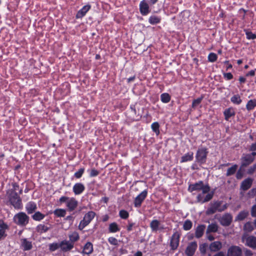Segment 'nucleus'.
<instances>
[{"label":"nucleus","mask_w":256,"mask_h":256,"mask_svg":"<svg viewBox=\"0 0 256 256\" xmlns=\"http://www.w3.org/2000/svg\"><path fill=\"white\" fill-rule=\"evenodd\" d=\"M243 176V173L242 172L240 168L238 170L236 174V178L238 180L241 179Z\"/></svg>","instance_id":"obj_60"},{"label":"nucleus","mask_w":256,"mask_h":256,"mask_svg":"<svg viewBox=\"0 0 256 256\" xmlns=\"http://www.w3.org/2000/svg\"><path fill=\"white\" fill-rule=\"evenodd\" d=\"M70 242H72L74 244V243L78 241L80 239V236L78 232H74L68 236Z\"/></svg>","instance_id":"obj_30"},{"label":"nucleus","mask_w":256,"mask_h":256,"mask_svg":"<svg viewBox=\"0 0 256 256\" xmlns=\"http://www.w3.org/2000/svg\"><path fill=\"white\" fill-rule=\"evenodd\" d=\"M148 190H144L134 200V206L136 208H140L148 196Z\"/></svg>","instance_id":"obj_8"},{"label":"nucleus","mask_w":256,"mask_h":256,"mask_svg":"<svg viewBox=\"0 0 256 256\" xmlns=\"http://www.w3.org/2000/svg\"><path fill=\"white\" fill-rule=\"evenodd\" d=\"M86 188L82 182L76 183L72 187V191L75 195H80L85 190Z\"/></svg>","instance_id":"obj_13"},{"label":"nucleus","mask_w":256,"mask_h":256,"mask_svg":"<svg viewBox=\"0 0 256 256\" xmlns=\"http://www.w3.org/2000/svg\"><path fill=\"white\" fill-rule=\"evenodd\" d=\"M248 194L250 197L253 198L256 194V188H253L250 190Z\"/></svg>","instance_id":"obj_59"},{"label":"nucleus","mask_w":256,"mask_h":256,"mask_svg":"<svg viewBox=\"0 0 256 256\" xmlns=\"http://www.w3.org/2000/svg\"><path fill=\"white\" fill-rule=\"evenodd\" d=\"M8 229V225L3 220H0V230H2L6 232V230Z\"/></svg>","instance_id":"obj_54"},{"label":"nucleus","mask_w":256,"mask_h":256,"mask_svg":"<svg viewBox=\"0 0 256 256\" xmlns=\"http://www.w3.org/2000/svg\"><path fill=\"white\" fill-rule=\"evenodd\" d=\"M88 172H89V176L90 178L96 176L100 174V171L94 168L88 170Z\"/></svg>","instance_id":"obj_43"},{"label":"nucleus","mask_w":256,"mask_h":256,"mask_svg":"<svg viewBox=\"0 0 256 256\" xmlns=\"http://www.w3.org/2000/svg\"><path fill=\"white\" fill-rule=\"evenodd\" d=\"M150 226L152 232H156L158 230H162L164 229V227L162 226L160 222L157 220H154L151 221Z\"/></svg>","instance_id":"obj_14"},{"label":"nucleus","mask_w":256,"mask_h":256,"mask_svg":"<svg viewBox=\"0 0 256 256\" xmlns=\"http://www.w3.org/2000/svg\"><path fill=\"white\" fill-rule=\"evenodd\" d=\"M244 230L248 232H251L254 230L253 226L250 222H246L244 226Z\"/></svg>","instance_id":"obj_46"},{"label":"nucleus","mask_w":256,"mask_h":256,"mask_svg":"<svg viewBox=\"0 0 256 256\" xmlns=\"http://www.w3.org/2000/svg\"><path fill=\"white\" fill-rule=\"evenodd\" d=\"M220 224L224 226H228L230 225L232 221V216L230 213H225L219 219Z\"/></svg>","instance_id":"obj_9"},{"label":"nucleus","mask_w":256,"mask_h":256,"mask_svg":"<svg viewBox=\"0 0 256 256\" xmlns=\"http://www.w3.org/2000/svg\"><path fill=\"white\" fill-rule=\"evenodd\" d=\"M214 192L212 191L210 193L208 192L207 194L204 198V203L208 202L210 201V200H211L214 196Z\"/></svg>","instance_id":"obj_51"},{"label":"nucleus","mask_w":256,"mask_h":256,"mask_svg":"<svg viewBox=\"0 0 256 256\" xmlns=\"http://www.w3.org/2000/svg\"><path fill=\"white\" fill-rule=\"evenodd\" d=\"M108 242L112 246H117L118 244V240L113 236H110L108 239Z\"/></svg>","instance_id":"obj_50"},{"label":"nucleus","mask_w":256,"mask_h":256,"mask_svg":"<svg viewBox=\"0 0 256 256\" xmlns=\"http://www.w3.org/2000/svg\"><path fill=\"white\" fill-rule=\"evenodd\" d=\"M206 193H203V190H202V192L199 194L197 196H196V200L197 202H200L201 204H204V194H206Z\"/></svg>","instance_id":"obj_53"},{"label":"nucleus","mask_w":256,"mask_h":256,"mask_svg":"<svg viewBox=\"0 0 256 256\" xmlns=\"http://www.w3.org/2000/svg\"><path fill=\"white\" fill-rule=\"evenodd\" d=\"M230 101L234 104L239 105L242 103V100L238 94H236L231 97Z\"/></svg>","instance_id":"obj_32"},{"label":"nucleus","mask_w":256,"mask_h":256,"mask_svg":"<svg viewBox=\"0 0 256 256\" xmlns=\"http://www.w3.org/2000/svg\"><path fill=\"white\" fill-rule=\"evenodd\" d=\"M134 224L128 221V225L127 226L126 230L128 232H130L132 230V228L134 226Z\"/></svg>","instance_id":"obj_61"},{"label":"nucleus","mask_w":256,"mask_h":256,"mask_svg":"<svg viewBox=\"0 0 256 256\" xmlns=\"http://www.w3.org/2000/svg\"><path fill=\"white\" fill-rule=\"evenodd\" d=\"M205 228L206 226L204 224L198 225L196 230V237L198 238H201L204 234Z\"/></svg>","instance_id":"obj_26"},{"label":"nucleus","mask_w":256,"mask_h":256,"mask_svg":"<svg viewBox=\"0 0 256 256\" xmlns=\"http://www.w3.org/2000/svg\"><path fill=\"white\" fill-rule=\"evenodd\" d=\"M6 195L10 204L15 209L20 210L22 208V200L18 192L14 190L7 191Z\"/></svg>","instance_id":"obj_1"},{"label":"nucleus","mask_w":256,"mask_h":256,"mask_svg":"<svg viewBox=\"0 0 256 256\" xmlns=\"http://www.w3.org/2000/svg\"><path fill=\"white\" fill-rule=\"evenodd\" d=\"M161 101L164 103H168L170 100V96L168 93H163L160 96Z\"/></svg>","instance_id":"obj_40"},{"label":"nucleus","mask_w":256,"mask_h":256,"mask_svg":"<svg viewBox=\"0 0 256 256\" xmlns=\"http://www.w3.org/2000/svg\"><path fill=\"white\" fill-rule=\"evenodd\" d=\"M203 190V193H208L210 190L208 184L204 185L202 180H200L194 184H190L188 188V191L192 192L194 191L200 192Z\"/></svg>","instance_id":"obj_6"},{"label":"nucleus","mask_w":256,"mask_h":256,"mask_svg":"<svg viewBox=\"0 0 256 256\" xmlns=\"http://www.w3.org/2000/svg\"><path fill=\"white\" fill-rule=\"evenodd\" d=\"M12 188L8 190V191H12L16 192V190L19 189V185L16 182H14L12 184Z\"/></svg>","instance_id":"obj_58"},{"label":"nucleus","mask_w":256,"mask_h":256,"mask_svg":"<svg viewBox=\"0 0 256 256\" xmlns=\"http://www.w3.org/2000/svg\"><path fill=\"white\" fill-rule=\"evenodd\" d=\"M20 246L24 251L30 250L32 248V244L31 241H29L26 238L21 239Z\"/></svg>","instance_id":"obj_18"},{"label":"nucleus","mask_w":256,"mask_h":256,"mask_svg":"<svg viewBox=\"0 0 256 256\" xmlns=\"http://www.w3.org/2000/svg\"><path fill=\"white\" fill-rule=\"evenodd\" d=\"M91 6L90 4L84 6L76 13V19L82 18L86 16L87 12L90 9Z\"/></svg>","instance_id":"obj_16"},{"label":"nucleus","mask_w":256,"mask_h":256,"mask_svg":"<svg viewBox=\"0 0 256 256\" xmlns=\"http://www.w3.org/2000/svg\"><path fill=\"white\" fill-rule=\"evenodd\" d=\"M218 226L216 223L210 224L206 229V234L210 232H216L218 230Z\"/></svg>","instance_id":"obj_29"},{"label":"nucleus","mask_w":256,"mask_h":256,"mask_svg":"<svg viewBox=\"0 0 256 256\" xmlns=\"http://www.w3.org/2000/svg\"><path fill=\"white\" fill-rule=\"evenodd\" d=\"M194 158V152H189L184 154L180 159V162H187L192 161Z\"/></svg>","instance_id":"obj_27"},{"label":"nucleus","mask_w":256,"mask_h":256,"mask_svg":"<svg viewBox=\"0 0 256 256\" xmlns=\"http://www.w3.org/2000/svg\"><path fill=\"white\" fill-rule=\"evenodd\" d=\"M54 214L57 217H64L66 214V210L64 209L58 208L54 210Z\"/></svg>","instance_id":"obj_37"},{"label":"nucleus","mask_w":256,"mask_h":256,"mask_svg":"<svg viewBox=\"0 0 256 256\" xmlns=\"http://www.w3.org/2000/svg\"><path fill=\"white\" fill-rule=\"evenodd\" d=\"M224 78L226 80H230L233 78V75L230 72H224L223 74Z\"/></svg>","instance_id":"obj_55"},{"label":"nucleus","mask_w":256,"mask_h":256,"mask_svg":"<svg viewBox=\"0 0 256 256\" xmlns=\"http://www.w3.org/2000/svg\"><path fill=\"white\" fill-rule=\"evenodd\" d=\"M84 170L85 169L84 168H80L77 172H76L74 174V177L77 179L81 178L84 172Z\"/></svg>","instance_id":"obj_41"},{"label":"nucleus","mask_w":256,"mask_h":256,"mask_svg":"<svg viewBox=\"0 0 256 256\" xmlns=\"http://www.w3.org/2000/svg\"><path fill=\"white\" fill-rule=\"evenodd\" d=\"M246 244L252 248H256V237L249 236L246 238Z\"/></svg>","instance_id":"obj_23"},{"label":"nucleus","mask_w":256,"mask_h":256,"mask_svg":"<svg viewBox=\"0 0 256 256\" xmlns=\"http://www.w3.org/2000/svg\"><path fill=\"white\" fill-rule=\"evenodd\" d=\"M96 213L92 210L88 211L84 214L82 219L80 221L78 226V228L80 230H83L94 219Z\"/></svg>","instance_id":"obj_5"},{"label":"nucleus","mask_w":256,"mask_h":256,"mask_svg":"<svg viewBox=\"0 0 256 256\" xmlns=\"http://www.w3.org/2000/svg\"><path fill=\"white\" fill-rule=\"evenodd\" d=\"M224 119L226 121H228L230 118L234 117L236 115V112L234 108L230 107L226 108L224 112Z\"/></svg>","instance_id":"obj_19"},{"label":"nucleus","mask_w":256,"mask_h":256,"mask_svg":"<svg viewBox=\"0 0 256 256\" xmlns=\"http://www.w3.org/2000/svg\"><path fill=\"white\" fill-rule=\"evenodd\" d=\"M93 245L90 242H87L84 246L82 253L89 255L93 252Z\"/></svg>","instance_id":"obj_22"},{"label":"nucleus","mask_w":256,"mask_h":256,"mask_svg":"<svg viewBox=\"0 0 256 256\" xmlns=\"http://www.w3.org/2000/svg\"><path fill=\"white\" fill-rule=\"evenodd\" d=\"M246 106L248 111L253 110L256 106V98L249 100Z\"/></svg>","instance_id":"obj_31"},{"label":"nucleus","mask_w":256,"mask_h":256,"mask_svg":"<svg viewBox=\"0 0 256 256\" xmlns=\"http://www.w3.org/2000/svg\"><path fill=\"white\" fill-rule=\"evenodd\" d=\"M120 228L118 224L113 222L109 224L108 230L110 233H116L120 230Z\"/></svg>","instance_id":"obj_28"},{"label":"nucleus","mask_w":256,"mask_h":256,"mask_svg":"<svg viewBox=\"0 0 256 256\" xmlns=\"http://www.w3.org/2000/svg\"><path fill=\"white\" fill-rule=\"evenodd\" d=\"M30 218L24 212H20L16 214L13 218L14 222L21 226H26L29 222Z\"/></svg>","instance_id":"obj_7"},{"label":"nucleus","mask_w":256,"mask_h":256,"mask_svg":"<svg viewBox=\"0 0 256 256\" xmlns=\"http://www.w3.org/2000/svg\"><path fill=\"white\" fill-rule=\"evenodd\" d=\"M222 243L220 241H215L210 244V249L212 252H217L221 249Z\"/></svg>","instance_id":"obj_25"},{"label":"nucleus","mask_w":256,"mask_h":256,"mask_svg":"<svg viewBox=\"0 0 256 256\" xmlns=\"http://www.w3.org/2000/svg\"><path fill=\"white\" fill-rule=\"evenodd\" d=\"M49 229V227L43 224H39L36 228V231L40 234L46 232Z\"/></svg>","instance_id":"obj_35"},{"label":"nucleus","mask_w":256,"mask_h":256,"mask_svg":"<svg viewBox=\"0 0 256 256\" xmlns=\"http://www.w3.org/2000/svg\"><path fill=\"white\" fill-rule=\"evenodd\" d=\"M207 245L206 244H203L200 246V250L201 254H204L206 252Z\"/></svg>","instance_id":"obj_56"},{"label":"nucleus","mask_w":256,"mask_h":256,"mask_svg":"<svg viewBox=\"0 0 256 256\" xmlns=\"http://www.w3.org/2000/svg\"><path fill=\"white\" fill-rule=\"evenodd\" d=\"M32 217L34 220L40 221L44 218L45 215L40 212H36Z\"/></svg>","instance_id":"obj_34"},{"label":"nucleus","mask_w":256,"mask_h":256,"mask_svg":"<svg viewBox=\"0 0 256 256\" xmlns=\"http://www.w3.org/2000/svg\"><path fill=\"white\" fill-rule=\"evenodd\" d=\"M119 216L122 219L126 220L129 216V213L124 210H122L119 212Z\"/></svg>","instance_id":"obj_47"},{"label":"nucleus","mask_w":256,"mask_h":256,"mask_svg":"<svg viewBox=\"0 0 256 256\" xmlns=\"http://www.w3.org/2000/svg\"><path fill=\"white\" fill-rule=\"evenodd\" d=\"M74 247V244L67 240H63L60 242V248L63 252L70 251Z\"/></svg>","instance_id":"obj_12"},{"label":"nucleus","mask_w":256,"mask_h":256,"mask_svg":"<svg viewBox=\"0 0 256 256\" xmlns=\"http://www.w3.org/2000/svg\"><path fill=\"white\" fill-rule=\"evenodd\" d=\"M151 128L154 132L158 136L159 135L160 132V124L158 122H154L151 125Z\"/></svg>","instance_id":"obj_38"},{"label":"nucleus","mask_w":256,"mask_h":256,"mask_svg":"<svg viewBox=\"0 0 256 256\" xmlns=\"http://www.w3.org/2000/svg\"><path fill=\"white\" fill-rule=\"evenodd\" d=\"M250 214L252 217L256 218V204L252 206L250 210Z\"/></svg>","instance_id":"obj_57"},{"label":"nucleus","mask_w":256,"mask_h":256,"mask_svg":"<svg viewBox=\"0 0 256 256\" xmlns=\"http://www.w3.org/2000/svg\"><path fill=\"white\" fill-rule=\"evenodd\" d=\"M203 98H204V96H202L192 101V108H195L198 105H199L201 103Z\"/></svg>","instance_id":"obj_42"},{"label":"nucleus","mask_w":256,"mask_h":256,"mask_svg":"<svg viewBox=\"0 0 256 256\" xmlns=\"http://www.w3.org/2000/svg\"><path fill=\"white\" fill-rule=\"evenodd\" d=\"M256 170V163L250 166L247 170L246 173L248 174H252Z\"/></svg>","instance_id":"obj_52"},{"label":"nucleus","mask_w":256,"mask_h":256,"mask_svg":"<svg viewBox=\"0 0 256 256\" xmlns=\"http://www.w3.org/2000/svg\"><path fill=\"white\" fill-rule=\"evenodd\" d=\"M59 248H60V242H53L49 245V250L50 252H54Z\"/></svg>","instance_id":"obj_44"},{"label":"nucleus","mask_w":256,"mask_h":256,"mask_svg":"<svg viewBox=\"0 0 256 256\" xmlns=\"http://www.w3.org/2000/svg\"><path fill=\"white\" fill-rule=\"evenodd\" d=\"M139 10L140 14L144 16H147L150 12L149 4L146 0H142L140 2Z\"/></svg>","instance_id":"obj_10"},{"label":"nucleus","mask_w":256,"mask_h":256,"mask_svg":"<svg viewBox=\"0 0 256 256\" xmlns=\"http://www.w3.org/2000/svg\"><path fill=\"white\" fill-rule=\"evenodd\" d=\"M208 154V148L206 147L199 148L196 154L195 162L202 166L206 163Z\"/></svg>","instance_id":"obj_3"},{"label":"nucleus","mask_w":256,"mask_h":256,"mask_svg":"<svg viewBox=\"0 0 256 256\" xmlns=\"http://www.w3.org/2000/svg\"><path fill=\"white\" fill-rule=\"evenodd\" d=\"M238 167V166L236 164H234L232 166L228 168L227 170L226 176H229L234 174L236 172Z\"/></svg>","instance_id":"obj_36"},{"label":"nucleus","mask_w":256,"mask_h":256,"mask_svg":"<svg viewBox=\"0 0 256 256\" xmlns=\"http://www.w3.org/2000/svg\"><path fill=\"white\" fill-rule=\"evenodd\" d=\"M224 64H226V70L232 68V65L229 62L228 60H225L224 62Z\"/></svg>","instance_id":"obj_62"},{"label":"nucleus","mask_w":256,"mask_h":256,"mask_svg":"<svg viewBox=\"0 0 256 256\" xmlns=\"http://www.w3.org/2000/svg\"><path fill=\"white\" fill-rule=\"evenodd\" d=\"M176 236V232L173 234L170 242V246H171L172 249L173 250H176V239L175 238Z\"/></svg>","instance_id":"obj_45"},{"label":"nucleus","mask_w":256,"mask_h":256,"mask_svg":"<svg viewBox=\"0 0 256 256\" xmlns=\"http://www.w3.org/2000/svg\"><path fill=\"white\" fill-rule=\"evenodd\" d=\"M197 248V244L196 242H191L186 248V254L188 256H192Z\"/></svg>","instance_id":"obj_20"},{"label":"nucleus","mask_w":256,"mask_h":256,"mask_svg":"<svg viewBox=\"0 0 256 256\" xmlns=\"http://www.w3.org/2000/svg\"><path fill=\"white\" fill-rule=\"evenodd\" d=\"M222 201H215L211 203L210 206L208 208L206 214L208 215L212 214L217 211L222 212L226 210L228 208L227 204H224L222 206Z\"/></svg>","instance_id":"obj_4"},{"label":"nucleus","mask_w":256,"mask_h":256,"mask_svg":"<svg viewBox=\"0 0 256 256\" xmlns=\"http://www.w3.org/2000/svg\"><path fill=\"white\" fill-rule=\"evenodd\" d=\"M26 209L28 214H32L37 209L36 203L32 201L28 202L26 204Z\"/></svg>","instance_id":"obj_21"},{"label":"nucleus","mask_w":256,"mask_h":256,"mask_svg":"<svg viewBox=\"0 0 256 256\" xmlns=\"http://www.w3.org/2000/svg\"><path fill=\"white\" fill-rule=\"evenodd\" d=\"M58 202L60 205L66 203L68 210L70 212L74 210L78 206V201L74 197L62 196L60 198Z\"/></svg>","instance_id":"obj_2"},{"label":"nucleus","mask_w":256,"mask_h":256,"mask_svg":"<svg viewBox=\"0 0 256 256\" xmlns=\"http://www.w3.org/2000/svg\"><path fill=\"white\" fill-rule=\"evenodd\" d=\"M253 179L248 178L244 180L240 184V189L244 191L248 190L252 186Z\"/></svg>","instance_id":"obj_17"},{"label":"nucleus","mask_w":256,"mask_h":256,"mask_svg":"<svg viewBox=\"0 0 256 256\" xmlns=\"http://www.w3.org/2000/svg\"><path fill=\"white\" fill-rule=\"evenodd\" d=\"M192 222L190 220H186L183 225V228L185 230H190L192 227Z\"/></svg>","instance_id":"obj_48"},{"label":"nucleus","mask_w":256,"mask_h":256,"mask_svg":"<svg viewBox=\"0 0 256 256\" xmlns=\"http://www.w3.org/2000/svg\"><path fill=\"white\" fill-rule=\"evenodd\" d=\"M218 56L214 52H210L208 56V60L210 62H214L217 60Z\"/></svg>","instance_id":"obj_49"},{"label":"nucleus","mask_w":256,"mask_h":256,"mask_svg":"<svg viewBox=\"0 0 256 256\" xmlns=\"http://www.w3.org/2000/svg\"><path fill=\"white\" fill-rule=\"evenodd\" d=\"M7 234H6V232L2 230H0V240L2 238H4L6 236Z\"/></svg>","instance_id":"obj_63"},{"label":"nucleus","mask_w":256,"mask_h":256,"mask_svg":"<svg viewBox=\"0 0 256 256\" xmlns=\"http://www.w3.org/2000/svg\"><path fill=\"white\" fill-rule=\"evenodd\" d=\"M249 215V212L246 210L240 211L235 218V221H242Z\"/></svg>","instance_id":"obj_24"},{"label":"nucleus","mask_w":256,"mask_h":256,"mask_svg":"<svg viewBox=\"0 0 256 256\" xmlns=\"http://www.w3.org/2000/svg\"><path fill=\"white\" fill-rule=\"evenodd\" d=\"M250 151H256V142L251 144L250 148Z\"/></svg>","instance_id":"obj_64"},{"label":"nucleus","mask_w":256,"mask_h":256,"mask_svg":"<svg viewBox=\"0 0 256 256\" xmlns=\"http://www.w3.org/2000/svg\"><path fill=\"white\" fill-rule=\"evenodd\" d=\"M161 18L160 16H151L148 18V22L151 24H156L160 23Z\"/></svg>","instance_id":"obj_33"},{"label":"nucleus","mask_w":256,"mask_h":256,"mask_svg":"<svg viewBox=\"0 0 256 256\" xmlns=\"http://www.w3.org/2000/svg\"><path fill=\"white\" fill-rule=\"evenodd\" d=\"M244 31L245 32L246 38L248 40H254L256 38V34H253L252 32L248 29H244Z\"/></svg>","instance_id":"obj_39"},{"label":"nucleus","mask_w":256,"mask_h":256,"mask_svg":"<svg viewBox=\"0 0 256 256\" xmlns=\"http://www.w3.org/2000/svg\"><path fill=\"white\" fill-rule=\"evenodd\" d=\"M241 160L240 168L246 167L254 161L248 154H243L241 158Z\"/></svg>","instance_id":"obj_15"},{"label":"nucleus","mask_w":256,"mask_h":256,"mask_svg":"<svg viewBox=\"0 0 256 256\" xmlns=\"http://www.w3.org/2000/svg\"><path fill=\"white\" fill-rule=\"evenodd\" d=\"M242 254V249L238 246H232L228 250L227 256H241Z\"/></svg>","instance_id":"obj_11"}]
</instances>
